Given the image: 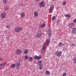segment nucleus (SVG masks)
<instances>
[{
  "mask_svg": "<svg viewBox=\"0 0 76 76\" xmlns=\"http://www.w3.org/2000/svg\"><path fill=\"white\" fill-rule=\"evenodd\" d=\"M45 6V4H44V1H42L40 4L39 7H44Z\"/></svg>",
  "mask_w": 76,
  "mask_h": 76,
  "instance_id": "nucleus-8",
  "label": "nucleus"
},
{
  "mask_svg": "<svg viewBox=\"0 0 76 76\" xmlns=\"http://www.w3.org/2000/svg\"><path fill=\"white\" fill-rule=\"evenodd\" d=\"M48 35L49 37H50L51 36V31L50 29H48Z\"/></svg>",
  "mask_w": 76,
  "mask_h": 76,
  "instance_id": "nucleus-5",
  "label": "nucleus"
},
{
  "mask_svg": "<svg viewBox=\"0 0 76 76\" xmlns=\"http://www.w3.org/2000/svg\"><path fill=\"white\" fill-rule=\"evenodd\" d=\"M3 60V58H0V61H1Z\"/></svg>",
  "mask_w": 76,
  "mask_h": 76,
  "instance_id": "nucleus-39",
  "label": "nucleus"
},
{
  "mask_svg": "<svg viewBox=\"0 0 76 76\" xmlns=\"http://www.w3.org/2000/svg\"><path fill=\"white\" fill-rule=\"evenodd\" d=\"M1 18L2 19H4L5 18H6V14H5V13L3 12L2 13H1Z\"/></svg>",
  "mask_w": 76,
  "mask_h": 76,
  "instance_id": "nucleus-4",
  "label": "nucleus"
},
{
  "mask_svg": "<svg viewBox=\"0 0 76 76\" xmlns=\"http://www.w3.org/2000/svg\"><path fill=\"white\" fill-rule=\"evenodd\" d=\"M45 74L46 75H50V72H49L48 71H45Z\"/></svg>",
  "mask_w": 76,
  "mask_h": 76,
  "instance_id": "nucleus-14",
  "label": "nucleus"
},
{
  "mask_svg": "<svg viewBox=\"0 0 76 76\" xmlns=\"http://www.w3.org/2000/svg\"><path fill=\"white\" fill-rule=\"evenodd\" d=\"M45 50V47H42V49L41 50V53L42 54L44 52V50Z\"/></svg>",
  "mask_w": 76,
  "mask_h": 76,
  "instance_id": "nucleus-15",
  "label": "nucleus"
},
{
  "mask_svg": "<svg viewBox=\"0 0 76 76\" xmlns=\"http://www.w3.org/2000/svg\"><path fill=\"white\" fill-rule=\"evenodd\" d=\"M43 34L42 33H37L36 35V36L38 38H39L41 37V35H42Z\"/></svg>",
  "mask_w": 76,
  "mask_h": 76,
  "instance_id": "nucleus-7",
  "label": "nucleus"
},
{
  "mask_svg": "<svg viewBox=\"0 0 76 76\" xmlns=\"http://www.w3.org/2000/svg\"><path fill=\"white\" fill-rule=\"evenodd\" d=\"M7 64V62H5L4 63H1L0 64V67L1 66H6Z\"/></svg>",
  "mask_w": 76,
  "mask_h": 76,
  "instance_id": "nucleus-13",
  "label": "nucleus"
},
{
  "mask_svg": "<svg viewBox=\"0 0 76 76\" xmlns=\"http://www.w3.org/2000/svg\"><path fill=\"white\" fill-rule=\"evenodd\" d=\"M61 54H62V53L61 51H58L56 53V56H57V57H60Z\"/></svg>",
  "mask_w": 76,
  "mask_h": 76,
  "instance_id": "nucleus-2",
  "label": "nucleus"
},
{
  "mask_svg": "<svg viewBox=\"0 0 76 76\" xmlns=\"http://www.w3.org/2000/svg\"><path fill=\"white\" fill-rule=\"evenodd\" d=\"M38 16V13L37 12H35L34 13V16L35 17H37Z\"/></svg>",
  "mask_w": 76,
  "mask_h": 76,
  "instance_id": "nucleus-17",
  "label": "nucleus"
},
{
  "mask_svg": "<svg viewBox=\"0 0 76 76\" xmlns=\"http://www.w3.org/2000/svg\"><path fill=\"white\" fill-rule=\"evenodd\" d=\"M42 64V61L40 60L38 61L37 64L38 66L41 65Z\"/></svg>",
  "mask_w": 76,
  "mask_h": 76,
  "instance_id": "nucleus-16",
  "label": "nucleus"
},
{
  "mask_svg": "<svg viewBox=\"0 0 76 76\" xmlns=\"http://www.w3.org/2000/svg\"><path fill=\"white\" fill-rule=\"evenodd\" d=\"M50 39L48 38L46 40V45L47 46H48L50 45Z\"/></svg>",
  "mask_w": 76,
  "mask_h": 76,
  "instance_id": "nucleus-9",
  "label": "nucleus"
},
{
  "mask_svg": "<svg viewBox=\"0 0 76 76\" xmlns=\"http://www.w3.org/2000/svg\"><path fill=\"white\" fill-rule=\"evenodd\" d=\"M16 64L17 67H19V65L20 64V62H18Z\"/></svg>",
  "mask_w": 76,
  "mask_h": 76,
  "instance_id": "nucleus-21",
  "label": "nucleus"
},
{
  "mask_svg": "<svg viewBox=\"0 0 76 76\" xmlns=\"http://www.w3.org/2000/svg\"><path fill=\"white\" fill-rule=\"evenodd\" d=\"M38 56H34V59L35 60H37L38 58Z\"/></svg>",
  "mask_w": 76,
  "mask_h": 76,
  "instance_id": "nucleus-31",
  "label": "nucleus"
},
{
  "mask_svg": "<svg viewBox=\"0 0 76 76\" xmlns=\"http://www.w3.org/2000/svg\"><path fill=\"white\" fill-rule=\"evenodd\" d=\"M20 6H23V4H20Z\"/></svg>",
  "mask_w": 76,
  "mask_h": 76,
  "instance_id": "nucleus-40",
  "label": "nucleus"
},
{
  "mask_svg": "<svg viewBox=\"0 0 76 76\" xmlns=\"http://www.w3.org/2000/svg\"><path fill=\"white\" fill-rule=\"evenodd\" d=\"M9 37H7L6 39V40L8 41H9Z\"/></svg>",
  "mask_w": 76,
  "mask_h": 76,
  "instance_id": "nucleus-38",
  "label": "nucleus"
},
{
  "mask_svg": "<svg viewBox=\"0 0 76 76\" xmlns=\"http://www.w3.org/2000/svg\"><path fill=\"white\" fill-rule=\"evenodd\" d=\"M63 5H66V1H64L63 2Z\"/></svg>",
  "mask_w": 76,
  "mask_h": 76,
  "instance_id": "nucleus-32",
  "label": "nucleus"
},
{
  "mask_svg": "<svg viewBox=\"0 0 76 76\" xmlns=\"http://www.w3.org/2000/svg\"><path fill=\"white\" fill-rule=\"evenodd\" d=\"M23 28L21 27L18 26L15 27L14 29V31L15 32L18 33L20 32Z\"/></svg>",
  "mask_w": 76,
  "mask_h": 76,
  "instance_id": "nucleus-1",
  "label": "nucleus"
},
{
  "mask_svg": "<svg viewBox=\"0 0 76 76\" xmlns=\"http://www.w3.org/2000/svg\"><path fill=\"white\" fill-rule=\"evenodd\" d=\"M73 61L74 63H76V57L74 58H73Z\"/></svg>",
  "mask_w": 76,
  "mask_h": 76,
  "instance_id": "nucleus-26",
  "label": "nucleus"
},
{
  "mask_svg": "<svg viewBox=\"0 0 76 76\" xmlns=\"http://www.w3.org/2000/svg\"><path fill=\"white\" fill-rule=\"evenodd\" d=\"M46 44V43H45V42H44L43 45V47H45Z\"/></svg>",
  "mask_w": 76,
  "mask_h": 76,
  "instance_id": "nucleus-37",
  "label": "nucleus"
},
{
  "mask_svg": "<svg viewBox=\"0 0 76 76\" xmlns=\"http://www.w3.org/2000/svg\"><path fill=\"white\" fill-rule=\"evenodd\" d=\"M28 53V50H25L24 51V54H27Z\"/></svg>",
  "mask_w": 76,
  "mask_h": 76,
  "instance_id": "nucleus-25",
  "label": "nucleus"
},
{
  "mask_svg": "<svg viewBox=\"0 0 76 76\" xmlns=\"http://www.w3.org/2000/svg\"><path fill=\"white\" fill-rule=\"evenodd\" d=\"M28 61H32L33 59H32V57H30L28 58Z\"/></svg>",
  "mask_w": 76,
  "mask_h": 76,
  "instance_id": "nucleus-24",
  "label": "nucleus"
},
{
  "mask_svg": "<svg viewBox=\"0 0 76 76\" xmlns=\"http://www.w3.org/2000/svg\"><path fill=\"white\" fill-rule=\"evenodd\" d=\"M10 24H7L6 26V28H10Z\"/></svg>",
  "mask_w": 76,
  "mask_h": 76,
  "instance_id": "nucleus-27",
  "label": "nucleus"
},
{
  "mask_svg": "<svg viewBox=\"0 0 76 76\" xmlns=\"http://www.w3.org/2000/svg\"><path fill=\"white\" fill-rule=\"evenodd\" d=\"M24 58L26 60H27L28 59V56L26 55L25 56Z\"/></svg>",
  "mask_w": 76,
  "mask_h": 76,
  "instance_id": "nucleus-28",
  "label": "nucleus"
},
{
  "mask_svg": "<svg viewBox=\"0 0 76 76\" xmlns=\"http://www.w3.org/2000/svg\"><path fill=\"white\" fill-rule=\"evenodd\" d=\"M54 5H52L51 6H50V9H49V11L51 12H53V10L54 9Z\"/></svg>",
  "mask_w": 76,
  "mask_h": 76,
  "instance_id": "nucleus-6",
  "label": "nucleus"
},
{
  "mask_svg": "<svg viewBox=\"0 0 76 76\" xmlns=\"http://www.w3.org/2000/svg\"><path fill=\"white\" fill-rule=\"evenodd\" d=\"M4 3H6L7 2V0H2Z\"/></svg>",
  "mask_w": 76,
  "mask_h": 76,
  "instance_id": "nucleus-34",
  "label": "nucleus"
},
{
  "mask_svg": "<svg viewBox=\"0 0 76 76\" xmlns=\"http://www.w3.org/2000/svg\"><path fill=\"white\" fill-rule=\"evenodd\" d=\"M25 12H22L20 14V16L22 18H23V17L25 16Z\"/></svg>",
  "mask_w": 76,
  "mask_h": 76,
  "instance_id": "nucleus-18",
  "label": "nucleus"
},
{
  "mask_svg": "<svg viewBox=\"0 0 76 76\" xmlns=\"http://www.w3.org/2000/svg\"><path fill=\"white\" fill-rule=\"evenodd\" d=\"M16 67V64H12L11 65V67L12 68H15Z\"/></svg>",
  "mask_w": 76,
  "mask_h": 76,
  "instance_id": "nucleus-19",
  "label": "nucleus"
},
{
  "mask_svg": "<svg viewBox=\"0 0 76 76\" xmlns=\"http://www.w3.org/2000/svg\"><path fill=\"white\" fill-rule=\"evenodd\" d=\"M68 26L69 28H73V26H74V24H73V23H71L69 24Z\"/></svg>",
  "mask_w": 76,
  "mask_h": 76,
  "instance_id": "nucleus-12",
  "label": "nucleus"
},
{
  "mask_svg": "<svg viewBox=\"0 0 76 76\" xmlns=\"http://www.w3.org/2000/svg\"><path fill=\"white\" fill-rule=\"evenodd\" d=\"M74 22H75V23H76V19H75L74 20Z\"/></svg>",
  "mask_w": 76,
  "mask_h": 76,
  "instance_id": "nucleus-42",
  "label": "nucleus"
},
{
  "mask_svg": "<svg viewBox=\"0 0 76 76\" xmlns=\"http://www.w3.org/2000/svg\"><path fill=\"white\" fill-rule=\"evenodd\" d=\"M9 9V7L7 6V7L5 8L4 10H8Z\"/></svg>",
  "mask_w": 76,
  "mask_h": 76,
  "instance_id": "nucleus-29",
  "label": "nucleus"
},
{
  "mask_svg": "<svg viewBox=\"0 0 76 76\" xmlns=\"http://www.w3.org/2000/svg\"><path fill=\"white\" fill-rule=\"evenodd\" d=\"M64 16H65V17H66V18H70V15L69 14H67L65 15Z\"/></svg>",
  "mask_w": 76,
  "mask_h": 76,
  "instance_id": "nucleus-20",
  "label": "nucleus"
},
{
  "mask_svg": "<svg viewBox=\"0 0 76 76\" xmlns=\"http://www.w3.org/2000/svg\"><path fill=\"white\" fill-rule=\"evenodd\" d=\"M72 33L74 34H75L76 33V28H73L72 29Z\"/></svg>",
  "mask_w": 76,
  "mask_h": 76,
  "instance_id": "nucleus-10",
  "label": "nucleus"
},
{
  "mask_svg": "<svg viewBox=\"0 0 76 76\" xmlns=\"http://www.w3.org/2000/svg\"><path fill=\"white\" fill-rule=\"evenodd\" d=\"M45 25H46L45 23H43L40 25L39 26V27L40 28H44V27L45 26Z\"/></svg>",
  "mask_w": 76,
  "mask_h": 76,
  "instance_id": "nucleus-11",
  "label": "nucleus"
},
{
  "mask_svg": "<svg viewBox=\"0 0 76 76\" xmlns=\"http://www.w3.org/2000/svg\"><path fill=\"white\" fill-rule=\"evenodd\" d=\"M41 58V56H38L37 59L38 60H39Z\"/></svg>",
  "mask_w": 76,
  "mask_h": 76,
  "instance_id": "nucleus-33",
  "label": "nucleus"
},
{
  "mask_svg": "<svg viewBox=\"0 0 76 76\" xmlns=\"http://www.w3.org/2000/svg\"><path fill=\"white\" fill-rule=\"evenodd\" d=\"M39 68L40 69V70H41V69H42V68L43 67V64H41V65H39Z\"/></svg>",
  "mask_w": 76,
  "mask_h": 76,
  "instance_id": "nucleus-23",
  "label": "nucleus"
},
{
  "mask_svg": "<svg viewBox=\"0 0 76 76\" xmlns=\"http://www.w3.org/2000/svg\"><path fill=\"white\" fill-rule=\"evenodd\" d=\"M63 45V44L61 43V42H60L58 44V45L59 47H62Z\"/></svg>",
  "mask_w": 76,
  "mask_h": 76,
  "instance_id": "nucleus-22",
  "label": "nucleus"
},
{
  "mask_svg": "<svg viewBox=\"0 0 76 76\" xmlns=\"http://www.w3.org/2000/svg\"><path fill=\"white\" fill-rule=\"evenodd\" d=\"M55 0H53V1H54Z\"/></svg>",
  "mask_w": 76,
  "mask_h": 76,
  "instance_id": "nucleus-44",
  "label": "nucleus"
},
{
  "mask_svg": "<svg viewBox=\"0 0 76 76\" xmlns=\"http://www.w3.org/2000/svg\"><path fill=\"white\" fill-rule=\"evenodd\" d=\"M26 35H29V32H26Z\"/></svg>",
  "mask_w": 76,
  "mask_h": 76,
  "instance_id": "nucleus-36",
  "label": "nucleus"
},
{
  "mask_svg": "<svg viewBox=\"0 0 76 76\" xmlns=\"http://www.w3.org/2000/svg\"><path fill=\"white\" fill-rule=\"evenodd\" d=\"M16 52L17 55H19L22 53V50L20 49H18L16 50Z\"/></svg>",
  "mask_w": 76,
  "mask_h": 76,
  "instance_id": "nucleus-3",
  "label": "nucleus"
},
{
  "mask_svg": "<svg viewBox=\"0 0 76 76\" xmlns=\"http://www.w3.org/2000/svg\"><path fill=\"white\" fill-rule=\"evenodd\" d=\"M54 19H56V16H54L52 18V20H54Z\"/></svg>",
  "mask_w": 76,
  "mask_h": 76,
  "instance_id": "nucleus-30",
  "label": "nucleus"
},
{
  "mask_svg": "<svg viewBox=\"0 0 76 76\" xmlns=\"http://www.w3.org/2000/svg\"><path fill=\"white\" fill-rule=\"evenodd\" d=\"M40 0H35L36 2H38Z\"/></svg>",
  "mask_w": 76,
  "mask_h": 76,
  "instance_id": "nucleus-41",
  "label": "nucleus"
},
{
  "mask_svg": "<svg viewBox=\"0 0 76 76\" xmlns=\"http://www.w3.org/2000/svg\"><path fill=\"white\" fill-rule=\"evenodd\" d=\"M71 45H72V46H75V45H74V44H73V43H72L71 44Z\"/></svg>",
  "mask_w": 76,
  "mask_h": 76,
  "instance_id": "nucleus-43",
  "label": "nucleus"
},
{
  "mask_svg": "<svg viewBox=\"0 0 76 76\" xmlns=\"http://www.w3.org/2000/svg\"><path fill=\"white\" fill-rule=\"evenodd\" d=\"M66 76V73L64 72L62 76Z\"/></svg>",
  "mask_w": 76,
  "mask_h": 76,
  "instance_id": "nucleus-35",
  "label": "nucleus"
}]
</instances>
